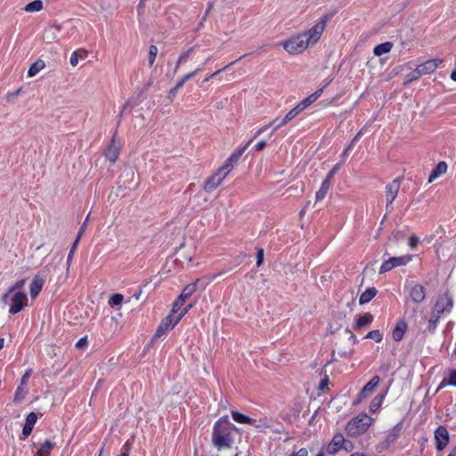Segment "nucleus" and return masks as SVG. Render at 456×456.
<instances>
[{"label":"nucleus","mask_w":456,"mask_h":456,"mask_svg":"<svg viewBox=\"0 0 456 456\" xmlns=\"http://www.w3.org/2000/svg\"><path fill=\"white\" fill-rule=\"evenodd\" d=\"M235 429L236 427L230 422L228 416L220 418L213 428V445L219 451L231 448L234 443L232 431Z\"/></svg>","instance_id":"1"},{"label":"nucleus","mask_w":456,"mask_h":456,"mask_svg":"<svg viewBox=\"0 0 456 456\" xmlns=\"http://www.w3.org/2000/svg\"><path fill=\"white\" fill-rule=\"evenodd\" d=\"M453 306V299L449 295L448 292H445L443 296L439 297L436 300L432 313L431 317L428 320V324L427 327V330L429 333H434L437 324L439 322V320L441 318V315L444 313H450L452 311V308Z\"/></svg>","instance_id":"2"},{"label":"nucleus","mask_w":456,"mask_h":456,"mask_svg":"<svg viewBox=\"0 0 456 456\" xmlns=\"http://www.w3.org/2000/svg\"><path fill=\"white\" fill-rule=\"evenodd\" d=\"M371 422L372 419L366 413H361L347 423L346 427V433L351 436L362 435L368 430Z\"/></svg>","instance_id":"3"},{"label":"nucleus","mask_w":456,"mask_h":456,"mask_svg":"<svg viewBox=\"0 0 456 456\" xmlns=\"http://www.w3.org/2000/svg\"><path fill=\"white\" fill-rule=\"evenodd\" d=\"M303 110L300 109L298 105L294 107L292 110H290L285 117L281 119V121L278 122L279 118H275L273 121H271L269 124L262 126L260 129L256 131V133L254 134L253 139L259 136L262 133L266 131L269 127L273 126V130L271 132V134L278 130L280 127L285 126L287 123L291 121L293 118H295L298 114H300Z\"/></svg>","instance_id":"4"},{"label":"nucleus","mask_w":456,"mask_h":456,"mask_svg":"<svg viewBox=\"0 0 456 456\" xmlns=\"http://www.w3.org/2000/svg\"><path fill=\"white\" fill-rule=\"evenodd\" d=\"M284 49L290 54H297L304 52L309 45L305 35L298 34L281 44Z\"/></svg>","instance_id":"5"},{"label":"nucleus","mask_w":456,"mask_h":456,"mask_svg":"<svg viewBox=\"0 0 456 456\" xmlns=\"http://www.w3.org/2000/svg\"><path fill=\"white\" fill-rule=\"evenodd\" d=\"M330 17L327 14L323 15L322 17L320 18L316 24H314L310 29L303 33L304 35H305V37L310 45H314L315 43L318 42L326 28L327 22L330 20Z\"/></svg>","instance_id":"6"},{"label":"nucleus","mask_w":456,"mask_h":456,"mask_svg":"<svg viewBox=\"0 0 456 456\" xmlns=\"http://www.w3.org/2000/svg\"><path fill=\"white\" fill-rule=\"evenodd\" d=\"M400 185H401L400 178H396V179L393 180L390 183L386 185V200H387L386 209H387V212L392 211V209H393L392 203L395 200V198L398 194Z\"/></svg>","instance_id":"7"},{"label":"nucleus","mask_w":456,"mask_h":456,"mask_svg":"<svg viewBox=\"0 0 456 456\" xmlns=\"http://www.w3.org/2000/svg\"><path fill=\"white\" fill-rule=\"evenodd\" d=\"M380 379L379 376H374L365 386L362 388V390L357 395L356 399L353 402L354 405H358L364 399H366L379 386Z\"/></svg>","instance_id":"8"},{"label":"nucleus","mask_w":456,"mask_h":456,"mask_svg":"<svg viewBox=\"0 0 456 456\" xmlns=\"http://www.w3.org/2000/svg\"><path fill=\"white\" fill-rule=\"evenodd\" d=\"M253 139L249 140L244 146L234 151L225 161L224 165L221 167L222 170L225 172V174H229L233 168L234 165L238 163L240 158L246 151L248 146L251 144Z\"/></svg>","instance_id":"9"},{"label":"nucleus","mask_w":456,"mask_h":456,"mask_svg":"<svg viewBox=\"0 0 456 456\" xmlns=\"http://www.w3.org/2000/svg\"><path fill=\"white\" fill-rule=\"evenodd\" d=\"M436 448L437 451H443L450 441V435L445 426H439L435 430Z\"/></svg>","instance_id":"10"},{"label":"nucleus","mask_w":456,"mask_h":456,"mask_svg":"<svg viewBox=\"0 0 456 456\" xmlns=\"http://www.w3.org/2000/svg\"><path fill=\"white\" fill-rule=\"evenodd\" d=\"M178 322H175V319L173 314L167 315L164 318L159 325L151 341H155L158 338L164 336L169 330H172Z\"/></svg>","instance_id":"11"},{"label":"nucleus","mask_w":456,"mask_h":456,"mask_svg":"<svg viewBox=\"0 0 456 456\" xmlns=\"http://www.w3.org/2000/svg\"><path fill=\"white\" fill-rule=\"evenodd\" d=\"M227 175L228 174H225V172L220 167L214 175L208 178L204 185V191L206 192L213 191L223 182Z\"/></svg>","instance_id":"12"},{"label":"nucleus","mask_w":456,"mask_h":456,"mask_svg":"<svg viewBox=\"0 0 456 456\" xmlns=\"http://www.w3.org/2000/svg\"><path fill=\"white\" fill-rule=\"evenodd\" d=\"M12 304L11 305L9 313L11 314H16L22 311L27 304L28 298L23 292H15L12 297Z\"/></svg>","instance_id":"13"},{"label":"nucleus","mask_w":456,"mask_h":456,"mask_svg":"<svg viewBox=\"0 0 456 456\" xmlns=\"http://www.w3.org/2000/svg\"><path fill=\"white\" fill-rule=\"evenodd\" d=\"M346 444V440L344 438L341 433L336 434L331 442L327 446V452L329 454H335L338 452L343 446V444Z\"/></svg>","instance_id":"14"},{"label":"nucleus","mask_w":456,"mask_h":456,"mask_svg":"<svg viewBox=\"0 0 456 456\" xmlns=\"http://www.w3.org/2000/svg\"><path fill=\"white\" fill-rule=\"evenodd\" d=\"M402 431V423H398L394 426L386 436L385 440L382 443L383 448H388L392 444L395 443Z\"/></svg>","instance_id":"15"},{"label":"nucleus","mask_w":456,"mask_h":456,"mask_svg":"<svg viewBox=\"0 0 456 456\" xmlns=\"http://www.w3.org/2000/svg\"><path fill=\"white\" fill-rule=\"evenodd\" d=\"M410 297L413 302L419 304L426 297V289L420 284H415L411 289Z\"/></svg>","instance_id":"16"},{"label":"nucleus","mask_w":456,"mask_h":456,"mask_svg":"<svg viewBox=\"0 0 456 456\" xmlns=\"http://www.w3.org/2000/svg\"><path fill=\"white\" fill-rule=\"evenodd\" d=\"M407 322L403 319L399 320L392 332L393 339L396 342L401 341L407 330Z\"/></svg>","instance_id":"17"},{"label":"nucleus","mask_w":456,"mask_h":456,"mask_svg":"<svg viewBox=\"0 0 456 456\" xmlns=\"http://www.w3.org/2000/svg\"><path fill=\"white\" fill-rule=\"evenodd\" d=\"M442 62V60L440 59H432L428 60L418 66L420 73L423 75L430 74L434 72L436 68L438 67V64Z\"/></svg>","instance_id":"18"},{"label":"nucleus","mask_w":456,"mask_h":456,"mask_svg":"<svg viewBox=\"0 0 456 456\" xmlns=\"http://www.w3.org/2000/svg\"><path fill=\"white\" fill-rule=\"evenodd\" d=\"M45 283V280L39 275H36L32 282L30 283V296L32 298H35L38 296L40 291L42 290L43 285Z\"/></svg>","instance_id":"19"},{"label":"nucleus","mask_w":456,"mask_h":456,"mask_svg":"<svg viewBox=\"0 0 456 456\" xmlns=\"http://www.w3.org/2000/svg\"><path fill=\"white\" fill-rule=\"evenodd\" d=\"M105 156L110 162L113 163L118 159L119 156V148L115 144V136H113L111 143L106 150Z\"/></svg>","instance_id":"20"},{"label":"nucleus","mask_w":456,"mask_h":456,"mask_svg":"<svg viewBox=\"0 0 456 456\" xmlns=\"http://www.w3.org/2000/svg\"><path fill=\"white\" fill-rule=\"evenodd\" d=\"M447 170V164L444 161H440L436 167L431 171L428 176V183H432L434 180L444 175Z\"/></svg>","instance_id":"21"},{"label":"nucleus","mask_w":456,"mask_h":456,"mask_svg":"<svg viewBox=\"0 0 456 456\" xmlns=\"http://www.w3.org/2000/svg\"><path fill=\"white\" fill-rule=\"evenodd\" d=\"M322 92L323 88L318 89L316 92H314V94L301 101L297 105L300 107L302 110H304L309 105L314 103L322 95Z\"/></svg>","instance_id":"22"},{"label":"nucleus","mask_w":456,"mask_h":456,"mask_svg":"<svg viewBox=\"0 0 456 456\" xmlns=\"http://www.w3.org/2000/svg\"><path fill=\"white\" fill-rule=\"evenodd\" d=\"M393 43L392 42H385L382 44H379L376 45L373 49V54L375 56H381L385 53H388L392 48H393Z\"/></svg>","instance_id":"23"},{"label":"nucleus","mask_w":456,"mask_h":456,"mask_svg":"<svg viewBox=\"0 0 456 456\" xmlns=\"http://www.w3.org/2000/svg\"><path fill=\"white\" fill-rule=\"evenodd\" d=\"M197 283H198V280L194 282H191L188 285H186L182 293L180 294V296L178 297L180 298V301H184L189 298L195 291H196V289H197Z\"/></svg>","instance_id":"24"},{"label":"nucleus","mask_w":456,"mask_h":456,"mask_svg":"<svg viewBox=\"0 0 456 456\" xmlns=\"http://www.w3.org/2000/svg\"><path fill=\"white\" fill-rule=\"evenodd\" d=\"M378 293V290L374 288H368L359 298V304L360 305H365L369 303Z\"/></svg>","instance_id":"25"},{"label":"nucleus","mask_w":456,"mask_h":456,"mask_svg":"<svg viewBox=\"0 0 456 456\" xmlns=\"http://www.w3.org/2000/svg\"><path fill=\"white\" fill-rule=\"evenodd\" d=\"M372 321L373 316L370 313L364 314L363 315L356 319L354 329L360 330L362 328H364L370 325L372 322Z\"/></svg>","instance_id":"26"},{"label":"nucleus","mask_w":456,"mask_h":456,"mask_svg":"<svg viewBox=\"0 0 456 456\" xmlns=\"http://www.w3.org/2000/svg\"><path fill=\"white\" fill-rule=\"evenodd\" d=\"M232 417L234 421L241 424H255L256 422L255 419L249 418L248 416L236 411H232Z\"/></svg>","instance_id":"27"},{"label":"nucleus","mask_w":456,"mask_h":456,"mask_svg":"<svg viewBox=\"0 0 456 456\" xmlns=\"http://www.w3.org/2000/svg\"><path fill=\"white\" fill-rule=\"evenodd\" d=\"M45 67V63L43 60H37L32 63L28 70V77H32L36 76L40 70Z\"/></svg>","instance_id":"28"},{"label":"nucleus","mask_w":456,"mask_h":456,"mask_svg":"<svg viewBox=\"0 0 456 456\" xmlns=\"http://www.w3.org/2000/svg\"><path fill=\"white\" fill-rule=\"evenodd\" d=\"M411 260V256H410V255H405V256H393V257L389 258V261H390L393 268L397 267V266L405 265Z\"/></svg>","instance_id":"29"},{"label":"nucleus","mask_w":456,"mask_h":456,"mask_svg":"<svg viewBox=\"0 0 456 456\" xmlns=\"http://www.w3.org/2000/svg\"><path fill=\"white\" fill-rule=\"evenodd\" d=\"M87 55V51L85 49H78L72 53L70 56V64L76 67L78 64V60H84Z\"/></svg>","instance_id":"30"},{"label":"nucleus","mask_w":456,"mask_h":456,"mask_svg":"<svg viewBox=\"0 0 456 456\" xmlns=\"http://www.w3.org/2000/svg\"><path fill=\"white\" fill-rule=\"evenodd\" d=\"M330 182L327 179H324L322 183L321 188L316 192V196H315L316 200H323L326 197V195L330 190Z\"/></svg>","instance_id":"31"},{"label":"nucleus","mask_w":456,"mask_h":456,"mask_svg":"<svg viewBox=\"0 0 456 456\" xmlns=\"http://www.w3.org/2000/svg\"><path fill=\"white\" fill-rule=\"evenodd\" d=\"M445 386H453L456 387V370H452L449 373V377L447 379H444L440 385L438 386L437 390H440Z\"/></svg>","instance_id":"32"},{"label":"nucleus","mask_w":456,"mask_h":456,"mask_svg":"<svg viewBox=\"0 0 456 456\" xmlns=\"http://www.w3.org/2000/svg\"><path fill=\"white\" fill-rule=\"evenodd\" d=\"M43 2L41 0H34L28 3L24 10L28 12H39L43 9Z\"/></svg>","instance_id":"33"},{"label":"nucleus","mask_w":456,"mask_h":456,"mask_svg":"<svg viewBox=\"0 0 456 456\" xmlns=\"http://www.w3.org/2000/svg\"><path fill=\"white\" fill-rule=\"evenodd\" d=\"M384 400V395H377L370 403V411L374 413L376 412Z\"/></svg>","instance_id":"34"},{"label":"nucleus","mask_w":456,"mask_h":456,"mask_svg":"<svg viewBox=\"0 0 456 456\" xmlns=\"http://www.w3.org/2000/svg\"><path fill=\"white\" fill-rule=\"evenodd\" d=\"M202 69L201 68H198L196 69L195 70L186 74L185 76H183L177 83L176 85L175 86V88H177L178 90L180 88H182L183 86V85L185 84L186 81H188L189 79H191V77H193L198 72H200Z\"/></svg>","instance_id":"35"},{"label":"nucleus","mask_w":456,"mask_h":456,"mask_svg":"<svg viewBox=\"0 0 456 456\" xmlns=\"http://www.w3.org/2000/svg\"><path fill=\"white\" fill-rule=\"evenodd\" d=\"M421 76L422 74L420 73L419 68L417 67L414 70L406 75L404 84H409L415 80H418Z\"/></svg>","instance_id":"36"},{"label":"nucleus","mask_w":456,"mask_h":456,"mask_svg":"<svg viewBox=\"0 0 456 456\" xmlns=\"http://www.w3.org/2000/svg\"><path fill=\"white\" fill-rule=\"evenodd\" d=\"M362 135V130L359 131L355 135L354 137L352 139L350 144L344 150L343 153H342V158L345 159L346 158V156L348 155L349 151L352 150V148L354 147V144L359 140L360 136Z\"/></svg>","instance_id":"37"},{"label":"nucleus","mask_w":456,"mask_h":456,"mask_svg":"<svg viewBox=\"0 0 456 456\" xmlns=\"http://www.w3.org/2000/svg\"><path fill=\"white\" fill-rule=\"evenodd\" d=\"M364 338L373 339L376 342H380L383 338V335L379 330H373L367 333Z\"/></svg>","instance_id":"38"},{"label":"nucleus","mask_w":456,"mask_h":456,"mask_svg":"<svg viewBox=\"0 0 456 456\" xmlns=\"http://www.w3.org/2000/svg\"><path fill=\"white\" fill-rule=\"evenodd\" d=\"M158 54V47L151 45L149 48V65L151 67L156 60Z\"/></svg>","instance_id":"39"},{"label":"nucleus","mask_w":456,"mask_h":456,"mask_svg":"<svg viewBox=\"0 0 456 456\" xmlns=\"http://www.w3.org/2000/svg\"><path fill=\"white\" fill-rule=\"evenodd\" d=\"M247 54H244L243 56L240 57L238 59V61H240V59H242L243 57H245ZM237 61H232L231 63H229L228 65L224 66L223 69H220L218 70H216V72H214L213 74L209 75L208 77H207L205 79H204V82H208L209 81L211 78L215 77L216 75L220 74L222 71L225 70L226 69H228L229 67L232 66L235 62Z\"/></svg>","instance_id":"40"},{"label":"nucleus","mask_w":456,"mask_h":456,"mask_svg":"<svg viewBox=\"0 0 456 456\" xmlns=\"http://www.w3.org/2000/svg\"><path fill=\"white\" fill-rule=\"evenodd\" d=\"M123 296L121 294H114L110 297V300H109V303L111 306H116V305H119L122 304L123 302Z\"/></svg>","instance_id":"41"},{"label":"nucleus","mask_w":456,"mask_h":456,"mask_svg":"<svg viewBox=\"0 0 456 456\" xmlns=\"http://www.w3.org/2000/svg\"><path fill=\"white\" fill-rule=\"evenodd\" d=\"M252 425L255 426L260 431H263L264 429L271 427L266 419H261L259 420L256 419L255 424Z\"/></svg>","instance_id":"42"},{"label":"nucleus","mask_w":456,"mask_h":456,"mask_svg":"<svg viewBox=\"0 0 456 456\" xmlns=\"http://www.w3.org/2000/svg\"><path fill=\"white\" fill-rule=\"evenodd\" d=\"M193 48H190L189 50H187L185 53H183V54L180 55L179 59H178V61L176 63V66H175V71H177L180 64L183 62V61H185L190 53L192 52Z\"/></svg>","instance_id":"43"},{"label":"nucleus","mask_w":456,"mask_h":456,"mask_svg":"<svg viewBox=\"0 0 456 456\" xmlns=\"http://www.w3.org/2000/svg\"><path fill=\"white\" fill-rule=\"evenodd\" d=\"M37 420V416L35 412H30L26 417V425L34 427Z\"/></svg>","instance_id":"44"},{"label":"nucleus","mask_w":456,"mask_h":456,"mask_svg":"<svg viewBox=\"0 0 456 456\" xmlns=\"http://www.w3.org/2000/svg\"><path fill=\"white\" fill-rule=\"evenodd\" d=\"M26 391H23V386H19L16 392H15V395H14V399L13 401L14 402H20L21 401L23 398H24V395H25Z\"/></svg>","instance_id":"45"},{"label":"nucleus","mask_w":456,"mask_h":456,"mask_svg":"<svg viewBox=\"0 0 456 456\" xmlns=\"http://www.w3.org/2000/svg\"><path fill=\"white\" fill-rule=\"evenodd\" d=\"M55 447V443H53L49 440H45L42 444H41V448L40 450H42V452H45V451H51L53 450V448Z\"/></svg>","instance_id":"46"},{"label":"nucleus","mask_w":456,"mask_h":456,"mask_svg":"<svg viewBox=\"0 0 456 456\" xmlns=\"http://www.w3.org/2000/svg\"><path fill=\"white\" fill-rule=\"evenodd\" d=\"M392 269H393V267H392V265H391L389 259L386 260L385 262H383V264L380 266L379 273L380 274L385 273Z\"/></svg>","instance_id":"47"},{"label":"nucleus","mask_w":456,"mask_h":456,"mask_svg":"<svg viewBox=\"0 0 456 456\" xmlns=\"http://www.w3.org/2000/svg\"><path fill=\"white\" fill-rule=\"evenodd\" d=\"M340 168V164H336L330 170V172L328 173L327 176L325 179L329 180L330 182L331 181V179L333 178L334 175L339 170Z\"/></svg>","instance_id":"48"},{"label":"nucleus","mask_w":456,"mask_h":456,"mask_svg":"<svg viewBox=\"0 0 456 456\" xmlns=\"http://www.w3.org/2000/svg\"><path fill=\"white\" fill-rule=\"evenodd\" d=\"M24 283H25L24 279L16 281L14 285H12L11 288H9V293H12L16 289H20L23 288Z\"/></svg>","instance_id":"49"},{"label":"nucleus","mask_w":456,"mask_h":456,"mask_svg":"<svg viewBox=\"0 0 456 456\" xmlns=\"http://www.w3.org/2000/svg\"><path fill=\"white\" fill-rule=\"evenodd\" d=\"M192 307V305L190 304L188 305H186L182 311L181 313L177 315V317L175 318V322H179L181 321V319L189 312V310Z\"/></svg>","instance_id":"50"},{"label":"nucleus","mask_w":456,"mask_h":456,"mask_svg":"<svg viewBox=\"0 0 456 456\" xmlns=\"http://www.w3.org/2000/svg\"><path fill=\"white\" fill-rule=\"evenodd\" d=\"M264 262V249L258 248L256 252V265L259 267Z\"/></svg>","instance_id":"51"},{"label":"nucleus","mask_w":456,"mask_h":456,"mask_svg":"<svg viewBox=\"0 0 456 456\" xmlns=\"http://www.w3.org/2000/svg\"><path fill=\"white\" fill-rule=\"evenodd\" d=\"M419 238L416 235H411L409 238V246L411 248H416L417 245L419 244Z\"/></svg>","instance_id":"52"},{"label":"nucleus","mask_w":456,"mask_h":456,"mask_svg":"<svg viewBox=\"0 0 456 456\" xmlns=\"http://www.w3.org/2000/svg\"><path fill=\"white\" fill-rule=\"evenodd\" d=\"M329 382H330L329 377L326 375V376H325V377L321 380V382H320V384H319V387H318L319 390L323 391V390H324V388L328 386Z\"/></svg>","instance_id":"53"},{"label":"nucleus","mask_w":456,"mask_h":456,"mask_svg":"<svg viewBox=\"0 0 456 456\" xmlns=\"http://www.w3.org/2000/svg\"><path fill=\"white\" fill-rule=\"evenodd\" d=\"M87 345V338H81L76 344V347L78 349L84 348Z\"/></svg>","instance_id":"54"},{"label":"nucleus","mask_w":456,"mask_h":456,"mask_svg":"<svg viewBox=\"0 0 456 456\" xmlns=\"http://www.w3.org/2000/svg\"><path fill=\"white\" fill-rule=\"evenodd\" d=\"M183 303H184V301H180V298L178 297V298L175 301V303H174V305H173L172 312H173V313L177 312V311H178V310L183 306Z\"/></svg>","instance_id":"55"},{"label":"nucleus","mask_w":456,"mask_h":456,"mask_svg":"<svg viewBox=\"0 0 456 456\" xmlns=\"http://www.w3.org/2000/svg\"><path fill=\"white\" fill-rule=\"evenodd\" d=\"M33 428H34V427H32V426H28V425H26V424H25V425L23 426V428H22V435H23L24 436H28L31 434V432H32V430H33Z\"/></svg>","instance_id":"56"},{"label":"nucleus","mask_w":456,"mask_h":456,"mask_svg":"<svg viewBox=\"0 0 456 456\" xmlns=\"http://www.w3.org/2000/svg\"><path fill=\"white\" fill-rule=\"evenodd\" d=\"M30 372H31V370H28L22 376L21 378V380H20V386H24L26 385V383L28 382L29 377H30Z\"/></svg>","instance_id":"57"},{"label":"nucleus","mask_w":456,"mask_h":456,"mask_svg":"<svg viewBox=\"0 0 456 456\" xmlns=\"http://www.w3.org/2000/svg\"><path fill=\"white\" fill-rule=\"evenodd\" d=\"M308 452L305 448H301L297 452L291 453L289 456H307Z\"/></svg>","instance_id":"58"},{"label":"nucleus","mask_w":456,"mask_h":456,"mask_svg":"<svg viewBox=\"0 0 456 456\" xmlns=\"http://www.w3.org/2000/svg\"><path fill=\"white\" fill-rule=\"evenodd\" d=\"M177 92H178V89H177V88H175V86H174V87H172V88L169 90V92H168L167 99H169L170 101H172V100L175 97V95H176Z\"/></svg>","instance_id":"59"},{"label":"nucleus","mask_w":456,"mask_h":456,"mask_svg":"<svg viewBox=\"0 0 456 456\" xmlns=\"http://www.w3.org/2000/svg\"><path fill=\"white\" fill-rule=\"evenodd\" d=\"M266 146V142L265 140L260 141L255 145L256 151H261Z\"/></svg>","instance_id":"60"},{"label":"nucleus","mask_w":456,"mask_h":456,"mask_svg":"<svg viewBox=\"0 0 456 456\" xmlns=\"http://www.w3.org/2000/svg\"><path fill=\"white\" fill-rule=\"evenodd\" d=\"M346 332L350 333L349 340L352 341V344H356L358 342L356 336L348 329H346Z\"/></svg>","instance_id":"61"},{"label":"nucleus","mask_w":456,"mask_h":456,"mask_svg":"<svg viewBox=\"0 0 456 456\" xmlns=\"http://www.w3.org/2000/svg\"><path fill=\"white\" fill-rule=\"evenodd\" d=\"M78 241H79V235L77 236V239L75 240V241L73 242V244L71 246V248L69 250L71 252V254H74V252L77 247Z\"/></svg>","instance_id":"62"},{"label":"nucleus","mask_w":456,"mask_h":456,"mask_svg":"<svg viewBox=\"0 0 456 456\" xmlns=\"http://www.w3.org/2000/svg\"><path fill=\"white\" fill-rule=\"evenodd\" d=\"M143 3L144 2L140 1L139 4L137 5L138 15H142V13L143 12V8H144Z\"/></svg>","instance_id":"63"},{"label":"nucleus","mask_w":456,"mask_h":456,"mask_svg":"<svg viewBox=\"0 0 456 456\" xmlns=\"http://www.w3.org/2000/svg\"><path fill=\"white\" fill-rule=\"evenodd\" d=\"M214 7V1H210L208 3V7H207V10L205 12L206 15H208L209 12H211V10L213 9Z\"/></svg>","instance_id":"64"}]
</instances>
